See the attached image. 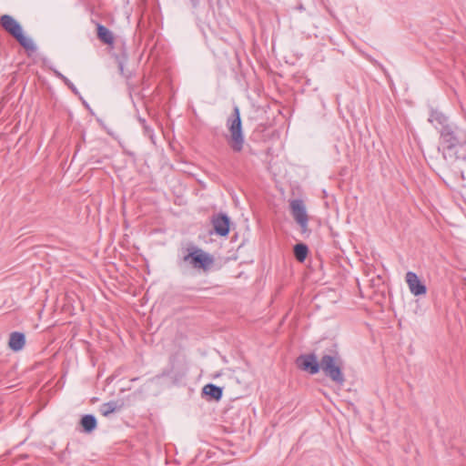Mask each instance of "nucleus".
<instances>
[{
  "instance_id": "14",
  "label": "nucleus",
  "mask_w": 466,
  "mask_h": 466,
  "mask_svg": "<svg viewBox=\"0 0 466 466\" xmlns=\"http://www.w3.org/2000/svg\"><path fill=\"white\" fill-rule=\"evenodd\" d=\"M97 37L104 44L111 45L114 42V36L112 32L103 25H97Z\"/></svg>"
},
{
  "instance_id": "9",
  "label": "nucleus",
  "mask_w": 466,
  "mask_h": 466,
  "mask_svg": "<svg viewBox=\"0 0 466 466\" xmlns=\"http://www.w3.org/2000/svg\"><path fill=\"white\" fill-rule=\"evenodd\" d=\"M410 291L414 296L424 295L427 292L426 286L420 280L416 273L408 271L405 277Z\"/></svg>"
},
{
  "instance_id": "7",
  "label": "nucleus",
  "mask_w": 466,
  "mask_h": 466,
  "mask_svg": "<svg viewBox=\"0 0 466 466\" xmlns=\"http://www.w3.org/2000/svg\"><path fill=\"white\" fill-rule=\"evenodd\" d=\"M211 224L216 235L227 237L230 231V218L223 212L214 214L211 217Z\"/></svg>"
},
{
  "instance_id": "19",
  "label": "nucleus",
  "mask_w": 466,
  "mask_h": 466,
  "mask_svg": "<svg viewBox=\"0 0 466 466\" xmlns=\"http://www.w3.org/2000/svg\"><path fill=\"white\" fill-rule=\"evenodd\" d=\"M75 94H78L76 87L74 84L68 79L67 83H65Z\"/></svg>"
},
{
  "instance_id": "17",
  "label": "nucleus",
  "mask_w": 466,
  "mask_h": 466,
  "mask_svg": "<svg viewBox=\"0 0 466 466\" xmlns=\"http://www.w3.org/2000/svg\"><path fill=\"white\" fill-rule=\"evenodd\" d=\"M118 68H119V72L120 74L125 76L127 79H129L131 77V73H126L125 72V69H124V65L122 62H119L118 63Z\"/></svg>"
},
{
  "instance_id": "3",
  "label": "nucleus",
  "mask_w": 466,
  "mask_h": 466,
  "mask_svg": "<svg viewBox=\"0 0 466 466\" xmlns=\"http://www.w3.org/2000/svg\"><path fill=\"white\" fill-rule=\"evenodd\" d=\"M0 25L6 33L12 35L27 52L36 51V46L33 40L24 35L22 25L12 15H1Z\"/></svg>"
},
{
  "instance_id": "13",
  "label": "nucleus",
  "mask_w": 466,
  "mask_h": 466,
  "mask_svg": "<svg viewBox=\"0 0 466 466\" xmlns=\"http://www.w3.org/2000/svg\"><path fill=\"white\" fill-rule=\"evenodd\" d=\"M80 425L84 432L91 433L97 427L96 418L93 414H86L82 416Z\"/></svg>"
},
{
  "instance_id": "5",
  "label": "nucleus",
  "mask_w": 466,
  "mask_h": 466,
  "mask_svg": "<svg viewBox=\"0 0 466 466\" xmlns=\"http://www.w3.org/2000/svg\"><path fill=\"white\" fill-rule=\"evenodd\" d=\"M319 362L320 370L328 378L339 385H343L345 378L342 373L338 352L335 351L333 354H324Z\"/></svg>"
},
{
  "instance_id": "2",
  "label": "nucleus",
  "mask_w": 466,
  "mask_h": 466,
  "mask_svg": "<svg viewBox=\"0 0 466 466\" xmlns=\"http://www.w3.org/2000/svg\"><path fill=\"white\" fill-rule=\"evenodd\" d=\"M226 126L229 131L228 143L234 152H240L243 149L245 137L242 129L240 111L238 106L233 108V113L228 117Z\"/></svg>"
},
{
  "instance_id": "15",
  "label": "nucleus",
  "mask_w": 466,
  "mask_h": 466,
  "mask_svg": "<svg viewBox=\"0 0 466 466\" xmlns=\"http://www.w3.org/2000/svg\"><path fill=\"white\" fill-rule=\"evenodd\" d=\"M293 254L299 262H304L309 254V248L304 243H298L293 248Z\"/></svg>"
},
{
  "instance_id": "12",
  "label": "nucleus",
  "mask_w": 466,
  "mask_h": 466,
  "mask_svg": "<svg viewBox=\"0 0 466 466\" xmlns=\"http://www.w3.org/2000/svg\"><path fill=\"white\" fill-rule=\"evenodd\" d=\"M25 343V334L22 332L15 331L10 334L8 345L14 351L21 350Z\"/></svg>"
},
{
  "instance_id": "4",
  "label": "nucleus",
  "mask_w": 466,
  "mask_h": 466,
  "mask_svg": "<svg viewBox=\"0 0 466 466\" xmlns=\"http://www.w3.org/2000/svg\"><path fill=\"white\" fill-rule=\"evenodd\" d=\"M214 262L213 256L196 246H190L187 248V254L183 256L178 264H188L194 268L208 271Z\"/></svg>"
},
{
  "instance_id": "11",
  "label": "nucleus",
  "mask_w": 466,
  "mask_h": 466,
  "mask_svg": "<svg viewBox=\"0 0 466 466\" xmlns=\"http://www.w3.org/2000/svg\"><path fill=\"white\" fill-rule=\"evenodd\" d=\"M123 406V402L119 400H110L108 402L103 403L99 407V411L104 417H108L114 412L120 411Z\"/></svg>"
},
{
  "instance_id": "1",
  "label": "nucleus",
  "mask_w": 466,
  "mask_h": 466,
  "mask_svg": "<svg viewBox=\"0 0 466 466\" xmlns=\"http://www.w3.org/2000/svg\"><path fill=\"white\" fill-rule=\"evenodd\" d=\"M428 120L439 131L438 151L442 154L443 158L450 164L465 159L466 156L460 154V150L466 147V129L451 122L439 110L432 109Z\"/></svg>"
},
{
  "instance_id": "10",
  "label": "nucleus",
  "mask_w": 466,
  "mask_h": 466,
  "mask_svg": "<svg viewBox=\"0 0 466 466\" xmlns=\"http://www.w3.org/2000/svg\"><path fill=\"white\" fill-rule=\"evenodd\" d=\"M202 395L208 396L211 400H220L223 396V388L208 383L203 387Z\"/></svg>"
},
{
  "instance_id": "8",
  "label": "nucleus",
  "mask_w": 466,
  "mask_h": 466,
  "mask_svg": "<svg viewBox=\"0 0 466 466\" xmlns=\"http://www.w3.org/2000/svg\"><path fill=\"white\" fill-rule=\"evenodd\" d=\"M298 367L310 374H317L320 370V362L318 361L315 354L300 355L296 361Z\"/></svg>"
},
{
  "instance_id": "6",
  "label": "nucleus",
  "mask_w": 466,
  "mask_h": 466,
  "mask_svg": "<svg viewBox=\"0 0 466 466\" xmlns=\"http://www.w3.org/2000/svg\"><path fill=\"white\" fill-rule=\"evenodd\" d=\"M289 208L293 218L300 227L301 233L309 232V218L303 201L301 199H292L289 202Z\"/></svg>"
},
{
  "instance_id": "16",
  "label": "nucleus",
  "mask_w": 466,
  "mask_h": 466,
  "mask_svg": "<svg viewBox=\"0 0 466 466\" xmlns=\"http://www.w3.org/2000/svg\"><path fill=\"white\" fill-rule=\"evenodd\" d=\"M137 120H138V122H139V123L141 124V126H142L144 135H145L146 137H148V138H149L153 143H155V140H154L155 136H154V130H153V128H152L150 126H148V125L147 124V122H146V119H145V118H143V117H141V116H138V117H137Z\"/></svg>"
},
{
  "instance_id": "18",
  "label": "nucleus",
  "mask_w": 466,
  "mask_h": 466,
  "mask_svg": "<svg viewBox=\"0 0 466 466\" xmlns=\"http://www.w3.org/2000/svg\"><path fill=\"white\" fill-rule=\"evenodd\" d=\"M55 75L60 78L64 83H67L68 82V78L66 77L63 74H61L59 71L57 70H55L54 71Z\"/></svg>"
},
{
  "instance_id": "20",
  "label": "nucleus",
  "mask_w": 466,
  "mask_h": 466,
  "mask_svg": "<svg viewBox=\"0 0 466 466\" xmlns=\"http://www.w3.org/2000/svg\"><path fill=\"white\" fill-rule=\"evenodd\" d=\"M127 86H128L129 90L131 91V86H130V83H127Z\"/></svg>"
}]
</instances>
